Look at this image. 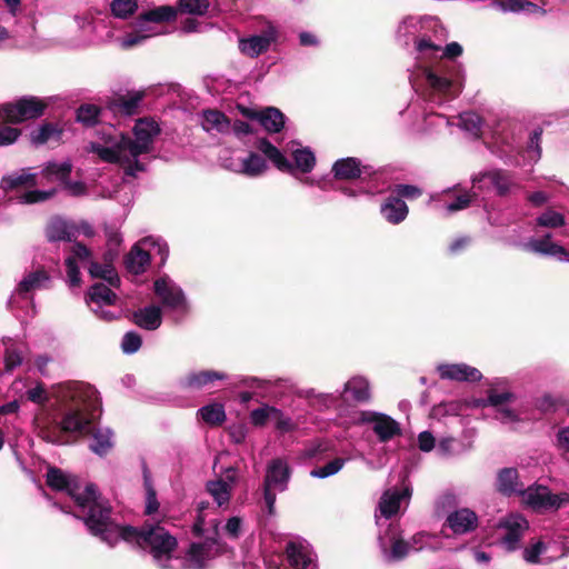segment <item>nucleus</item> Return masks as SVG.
Here are the masks:
<instances>
[{
  "instance_id": "1",
  "label": "nucleus",
  "mask_w": 569,
  "mask_h": 569,
  "mask_svg": "<svg viewBox=\"0 0 569 569\" xmlns=\"http://www.w3.org/2000/svg\"><path fill=\"white\" fill-rule=\"evenodd\" d=\"M47 485L58 491H67L74 500L88 531L109 547L119 541L149 548L156 559H161L176 545V540L160 527H148L138 531L136 527L122 526L112 518V509L92 483L81 488L76 479L58 468H49Z\"/></svg>"
},
{
  "instance_id": "2",
  "label": "nucleus",
  "mask_w": 569,
  "mask_h": 569,
  "mask_svg": "<svg viewBox=\"0 0 569 569\" xmlns=\"http://www.w3.org/2000/svg\"><path fill=\"white\" fill-rule=\"evenodd\" d=\"M132 132L133 138L113 126L100 127L94 130V138L89 141L86 150L97 154L103 162L119 164L126 176L136 177L146 170L139 157L151 152L160 128L152 119H139Z\"/></svg>"
},
{
  "instance_id": "3",
  "label": "nucleus",
  "mask_w": 569,
  "mask_h": 569,
  "mask_svg": "<svg viewBox=\"0 0 569 569\" xmlns=\"http://www.w3.org/2000/svg\"><path fill=\"white\" fill-rule=\"evenodd\" d=\"M209 507V503L201 502L198 507V517L192 526V531L196 536H204L208 533L209 536L206 538L203 542L192 543L186 555V558L181 559L179 557H173L172 552L177 548V539L169 531L160 526L159 523H146L140 529L136 528L138 531H144L148 527H160L162 528L170 537L176 540V545L172 549H170L161 559H156V557L150 552L149 548H142V550L148 551L154 562L161 567L162 569H204L207 567L208 561L217 557L218 555L223 552L224 546L219 541V522L213 519L209 521V527L207 528L206 516L203 511Z\"/></svg>"
},
{
  "instance_id": "4",
  "label": "nucleus",
  "mask_w": 569,
  "mask_h": 569,
  "mask_svg": "<svg viewBox=\"0 0 569 569\" xmlns=\"http://www.w3.org/2000/svg\"><path fill=\"white\" fill-rule=\"evenodd\" d=\"M58 398L63 406L60 429L64 432H83L90 425L84 411L94 408L97 390L80 382H68L60 387Z\"/></svg>"
},
{
  "instance_id": "5",
  "label": "nucleus",
  "mask_w": 569,
  "mask_h": 569,
  "mask_svg": "<svg viewBox=\"0 0 569 569\" xmlns=\"http://www.w3.org/2000/svg\"><path fill=\"white\" fill-rule=\"evenodd\" d=\"M90 258L91 252L86 246L80 242L72 244L70 254L66 258L68 281L71 287H77L81 282L78 261L89 263V273L92 278H101L112 287L120 284V278L110 263L100 264L91 261Z\"/></svg>"
},
{
  "instance_id": "6",
  "label": "nucleus",
  "mask_w": 569,
  "mask_h": 569,
  "mask_svg": "<svg viewBox=\"0 0 569 569\" xmlns=\"http://www.w3.org/2000/svg\"><path fill=\"white\" fill-rule=\"evenodd\" d=\"M299 146L298 142H290L291 156L293 163H291L286 156L267 139H259L257 141V149L261 151L280 171L295 173L299 170L303 173L310 172L316 164L315 153L309 148H295Z\"/></svg>"
},
{
  "instance_id": "7",
  "label": "nucleus",
  "mask_w": 569,
  "mask_h": 569,
  "mask_svg": "<svg viewBox=\"0 0 569 569\" xmlns=\"http://www.w3.org/2000/svg\"><path fill=\"white\" fill-rule=\"evenodd\" d=\"M290 477L291 470L284 459L276 458L267 465L262 482V499L269 516L274 515L277 493L288 489Z\"/></svg>"
},
{
  "instance_id": "8",
  "label": "nucleus",
  "mask_w": 569,
  "mask_h": 569,
  "mask_svg": "<svg viewBox=\"0 0 569 569\" xmlns=\"http://www.w3.org/2000/svg\"><path fill=\"white\" fill-rule=\"evenodd\" d=\"M176 17L177 10L171 6H160L141 13L136 21V30L121 38L120 46L123 49H129L141 44L144 40L157 34L148 23L170 22L173 21Z\"/></svg>"
},
{
  "instance_id": "9",
  "label": "nucleus",
  "mask_w": 569,
  "mask_h": 569,
  "mask_svg": "<svg viewBox=\"0 0 569 569\" xmlns=\"http://www.w3.org/2000/svg\"><path fill=\"white\" fill-rule=\"evenodd\" d=\"M154 249L160 256L161 264H163L169 256L168 244L159 238L147 237L139 243L134 244L126 257V267L129 272L140 274L146 271L150 263V251L144 249Z\"/></svg>"
},
{
  "instance_id": "10",
  "label": "nucleus",
  "mask_w": 569,
  "mask_h": 569,
  "mask_svg": "<svg viewBox=\"0 0 569 569\" xmlns=\"http://www.w3.org/2000/svg\"><path fill=\"white\" fill-rule=\"evenodd\" d=\"M522 497L527 506L537 512L557 511L569 502V493H552L548 487L540 485L525 488Z\"/></svg>"
},
{
  "instance_id": "11",
  "label": "nucleus",
  "mask_w": 569,
  "mask_h": 569,
  "mask_svg": "<svg viewBox=\"0 0 569 569\" xmlns=\"http://www.w3.org/2000/svg\"><path fill=\"white\" fill-rule=\"evenodd\" d=\"M47 103L37 97H23L13 103L2 106L1 114L11 122H22L43 114Z\"/></svg>"
},
{
  "instance_id": "12",
  "label": "nucleus",
  "mask_w": 569,
  "mask_h": 569,
  "mask_svg": "<svg viewBox=\"0 0 569 569\" xmlns=\"http://www.w3.org/2000/svg\"><path fill=\"white\" fill-rule=\"evenodd\" d=\"M358 423H371L372 431L378 440L383 443L402 435L400 423L386 413L370 410L360 411L358 412Z\"/></svg>"
},
{
  "instance_id": "13",
  "label": "nucleus",
  "mask_w": 569,
  "mask_h": 569,
  "mask_svg": "<svg viewBox=\"0 0 569 569\" xmlns=\"http://www.w3.org/2000/svg\"><path fill=\"white\" fill-rule=\"evenodd\" d=\"M118 300L117 295L103 283L92 284L88 292L86 302L91 311L101 320L110 321L118 317L116 312L104 309L114 306Z\"/></svg>"
},
{
  "instance_id": "14",
  "label": "nucleus",
  "mask_w": 569,
  "mask_h": 569,
  "mask_svg": "<svg viewBox=\"0 0 569 569\" xmlns=\"http://www.w3.org/2000/svg\"><path fill=\"white\" fill-rule=\"evenodd\" d=\"M154 292L162 305L172 310L187 311V301L183 291L168 277L154 281Z\"/></svg>"
},
{
  "instance_id": "15",
  "label": "nucleus",
  "mask_w": 569,
  "mask_h": 569,
  "mask_svg": "<svg viewBox=\"0 0 569 569\" xmlns=\"http://www.w3.org/2000/svg\"><path fill=\"white\" fill-rule=\"evenodd\" d=\"M412 490L409 486L402 489L391 488L387 489L379 500V510L382 517L390 519L399 512L401 501L407 505L411 498Z\"/></svg>"
},
{
  "instance_id": "16",
  "label": "nucleus",
  "mask_w": 569,
  "mask_h": 569,
  "mask_svg": "<svg viewBox=\"0 0 569 569\" xmlns=\"http://www.w3.org/2000/svg\"><path fill=\"white\" fill-rule=\"evenodd\" d=\"M277 39V30L273 27H269L261 34H254L249 38L239 40V50L241 53L257 58L259 54L266 52L271 43Z\"/></svg>"
},
{
  "instance_id": "17",
  "label": "nucleus",
  "mask_w": 569,
  "mask_h": 569,
  "mask_svg": "<svg viewBox=\"0 0 569 569\" xmlns=\"http://www.w3.org/2000/svg\"><path fill=\"white\" fill-rule=\"evenodd\" d=\"M51 278L44 270H36L26 274L18 283L14 292L9 299V305L14 303L16 297L27 298V296L36 290L47 289Z\"/></svg>"
},
{
  "instance_id": "18",
  "label": "nucleus",
  "mask_w": 569,
  "mask_h": 569,
  "mask_svg": "<svg viewBox=\"0 0 569 569\" xmlns=\"http://www.w3.org/2000/svg\"><path fill=\"white\" fill-rule=\"evenodd\" d=\"M237 482V470L234 468H228L226 470L224 479L211 480L207 482V491L213 498L219 507L229 503L231 498V490L233 485Z\"/></svg>"
},
{
  "instance_id": "19",
  "label": "nucleus",
  "mask_w": 569,
  "mask_h": 569,
  "mask_svg": "<svg viewBox=\"0 0 569 569\" xmlns=\"http://www.w3.org/2000/svg\"><path fill=\"white\" fill-rule=\"evenodd\" d=\"M380 543L388 559L391 561L405 559L411 548L410 543L396 531L392 525L389 526L386 537L380 538Z\"/></svg>"
},
{
  "instance_id": "20",
  "label": "nucleus",
  "mask_w": 569,
  "mask_h": 569,
  "mask_svg": "<svg viewBox=\"0 0 569 569\" xmlns=\"http://www.w3.org/2000/svg\"><path fill=\"white\" fill-rule=\"evenodd\" d=\"M506 530L502 542L508 551H515L519 548V542L523 533L529 529L528 521L520 515L510 516L502 522Z\"/></svg>"
},
{
  "instance_id": "21",
  "label": "nucleus",
  "mask_w": 569,
  "mask_h": 569,
  "mask_svg": "<svg viewBox=\"0 0 569 569\" xmlns=\"http://www.w3.org/2000/svg\"><path fill=\"white\" fill-rule=\"evenodd\" d=\"M438 372L441 379L476 382L482 378L481 372L466 363L440 365Z\"/></svg>"
},
{
  "instance_id": "22",
  "label": "nucleus",
  "mask_w": 569,
  "mask_h": 569,
  "mask_svg": "<svg viewBox=\"0 0 569 569\" xmlns=\"http://www.w3.org/2000/svg\"><path fill=\"white\" fill-rule=\"evenodd\" d=\"M496 489L498 492L506 497L512 495H521L525 491V486L519 480V473L516 468H502L498 471Z\"/></svg>"
},
{
  "instance_id": "23",
  "label": "nucleus",
  "mask_w": 569,
  "mask_h": 569,
  "mask_svg": "<svg viewBox=\"0 0 569 569\" xmlns=\"http://www.w3.org/2000/svg\"><path fill=\"white\" fill-rule=\"evenodd\" d=\"M230 170L256 178L263 174L268 169L266 159L256 152H249L247 157L240 159L237 163L228 167Z\"/></svg>"
},
{
  "instance_id": "24",
  "label": "nucleus",
  "mask_w": 569,
  "mask_h": 569,
  "mask_svg": "<svg viewBox=\"0 0 569 569\" xmlns=\"http://www.w3.org/2000/svg\"><path fill=\"white\" fill-rule=\"evenodd\" d=\"M446 522L455 533L463 535L477 528L478 517L472 510L463 508L451 512Z\"/></svg>"
},
{
  "instance_id": "25",
  "label": "nucleus",
  "mask_w": 569,
  "mask_h": 569,
  "mask_svg": "<svg viewBox=\"0 0 569 569\" xmlns=\"http://www.w3.org/2000/svg\"><path fill=\"white\" fill-rule=\"evenodd\" d=\"M409 212V208L405 200L396 198L393 194H389L380 206V213L391 224H398L402 222Z\"/></svg>"
},
{
  "instance_id": "26",
  "label": "nucleus",
  "mask_w": 569,
  "mask_h": 569,
  "mask_svg": "<svg viewBox=\"0 0 569 569\" xmlns=\"http://www.w3.org/2000/svg\"><path fill=\"white\" fill-rule=\"evenodd\" d=\"M76 233V227L60 218L52 219L46 231L49 241H71Z\"/></svg>"
},
{
  "instance_id": "27",
  "label": "nucleus",
  "mask_w": 569,
  "mask_h": 569,
  "mask_svg": "<svg viewBox=\"0 0 569 569\" xmlns=\"http://www.w3.org/2000/svg\"><path fill=\"white\" fill-rule=\"evenodd\" d=\"M137 326L146 330H156L162 322L161 310L158 306H148L133 313Z\"/></svg>"
},
{
  "instance_id": "28",
  "label": "nucleus",
  "mask_w": 569,
  "mask_h": 569,
  "mask_svg": "<svg viewBox=\"0 0 569 569\" xmlns=\"http://www.w3.org/2000/svg\"><path fill=\"white\" fill-rule=\"evenodd\" d=\"M201 126L207 132H227L230 127L228 118L218 110H206L201 116Z\"/></svg>"
},
{
  "instance_id": "29",
  "label": "nucleus",
  "mask_w": 569,
  "mask_h": 569,
  "mask_svg": "<svg viewBox=\"0 0 569 569\" xmlns=\"http://www.w3.org/2000/svg\"><path fill=\"white\" fill-rule=\"evenodd\" d=\"M113 447V432L108 427L96 428L92 432L90 449L98 456H104Z\"/></svg>"
},
{
  "instance_id": "30",
  "label": "nucleus",
  "mask_w": 569,
  "mask_h": 569,
  "mask_svg": "<svg viewBox=\"0 0 569 569\" xmlns=\"http://www.w3.org/2000/svg\"><path fill=\"white\" fill-rule=\"evenodd\" d=\"M227 376L223 372L206 370L190 372L184 379V386L192 389H201L216 380H224Z\"/></svg>"
},
{
  "instance_id": "31",
  "label": "nucleus",
  "mask_w": 569,
  "mask_h": 569,
  "mask_svg": "<svg viewBox=\"0 0 569 569\" xmlns=\"http://www.w3.org/2000/svg\"><path fill=\"white\" fill-rule=\"evenodd\" d=\"M260 124L268 132H279L284 126V116L277 108H267L258 114Z\"/></svg>"
},
{
  "instance_id": "32",
  "label": "nucleus",
  "mask_w": 569,
  "mask_h": 569,
  "mask_svg": "<svg viewBox=\"0 0 569 569\" xmlns=\"http://www.w3.org/2000/svg\"><path fill=\"white\" fill-rule=\"evenodd\" d=\"M516 398V395L511 391L498 392L496 388H489L487 390V399L479 400L478 406L493 407L498 411L499 408H505L506 403L515 401Z\"/></svg>"
},
{
  "instance_id": "33",
  "label": "nucleus",
  "mask_w": 569,
  "mask_h": 569,
  "mask_svg": "<svg viewBox=\"0 0 569 569\" xmlns=\"http://www.w3.org/2000/svg\"><path fill=\"white\" fill-rule=\"evenodd\" d=\"M71 162H49L42 170V177L50 181L66 182L71 172Z\"/></svg>"
},
{
  "instance_id": "34",
  "label": "nucleus",
  "mask_w": 569,
  "mask_h": 569,
  "mask_svg": "<svg viewBox=\"0 0 569 569\" xmlns=\"http://www.w3.org/2000/svg\"><path fill=\"white\" fill-rule=\"evenodd\" d=\"M33 184H36V174L30 172L29 169H21L20 171L4 176L1 181V186L4 189Z\"/></svg>"
},
{
  "instance_id": "35",
  "label": "nucleus",
  "mask_w": 569,
  "mask_h": 569,
  "mask_svg": "<svg viewBox=\"0 0 569 569\" xmlns=\"http://www.w3.org/2000/svg\"><path fill=\"white\" fill-rule=\"evenodd\" d=\"M333 178L337 181H349L356 178V158H342L332 166Z\"/></svg>"
},
{
  "instance_id": "36",
  "label": "nucleus",
  "mask_w": 569,
  "mask_h": 569,
  "mask_svg": "<svg viewBox=\"0 0 569 569\" xmlns=\"http://www.w3.org/2000/svg\"><path fill=\"white\" fill-rule=\"evenodd\" d=\"M198 416L208 425L218 426L226 420L224 407L221 403H210L198 410Z\"/></svg>"
},
{
  "instance_id": "37",
  "label": "nucleus",
  "mask_w": 569,
  "mask_h": 569,
  "mask_svg": "<svg viewBox=\"0 0 569 569\" xmlns=\"http://www.w3.org/2000/svg\"><path fill=\"white\" fill-rule=\"evenodd\" d=\"M60 136V130H58L53 124L46 123L31 132V141L32 143L39 146L48 143L52 140L58 141Z\"/></svg>"
},
{
  "instance_id": "38",
  "label": "nucleus",
  "mask_w": 569,
  "mask_h": 569,
  "mask_svg": "<svg viewBox=\"0 0 569 569\" xmlns=\"http://www.w3.org/2000/svg\"><path fill=\"white\" fill-rule=\"evenodd\" d=\"M138 9L137 0H112L110 3V10L114 18L128 19Z\"/></svg>"
},
{
  "instance_id": "39",
  "label": "nucleus",
  "mask_w": 569,
  "mask_h": 569,
  "mask_svg": "<svg viewBox=\"0 0 569 569\" xmlns=\"http://www.w3.org/2000/svg\"><path fill=\"white\" fill-rule=\"evenodd\" d=\"M346 462H347V459H345V458H335L333 460L329 461L325 466L313 468L310 471V476L312 478H318V479L329 478L331 476L337 475L343 468Z\"/></svg>"
},
{
  "instance_id": "40",
  "label": "nucleus",
  "mask_w": 569,
  "mask_h": 569,
  "mask_svg": "<svg viewBox=\"0 0 569 569\" xmlns=\"http://www.w3.org/2000/svg\"><path fill=\"white\" fill-rule=\"evenodd\" d=\"M461 127L476 137L481 134L482 118L476 112H465L460 116Z\"/></svg>"
},
{
  "instance_id": "41",
  "label": "nucleus",
  "mask_w": 569,
  "mask_h": 569,
  "mask_svg": "<svg viewBox=\"0 0 569 569\" xmlns=\"http://www.w3.org/2000/svg\"><path fill=\"white\" fill-rule=\"evenodd\" d=\"M566 224L565 216L552 210L547 209L537 218V226L546 228H559Z\"/></svg>"
},
{
  "instance_id": "42",
  "label": "nucleus",
  "mask_w": 569,
  "mask_h": 569,
  "mask_svg": "<svg viewBox=\"0 0 569 569\" xmlns=\"http://www.w3.org/2000/svg\"><path fill=\"white\" fill-rule=\"evenodd\" d=\"M425 76L428 84L438 92L447 93L452 86L450 79L438 76L432 69H426Z\"/></svg>"
},
{
  "instance_id": "43",
  "label": "nucleus",
  "mask_w": 569,
  "mask_h": 569,
  "mask_svg": "<svg viewBox=\"0 0 569 569\" xmlns=\"http://www.w3.org/2000/svg\"><path fill=\"white\" fill-rule=\"evenodd\" d=\"M209 8V0H179V9L181 12L203 16Z\"/></svg>"
},
{
  "instance_id": "44",
  "label": "nucleus",
  "mask_w": 569,
  "mask_h": 569,
  "mask_svg": "<svg viewBox=\"0 0 569 569\" xmlns=\"http://www.w3.org/2000/svg\"><path fill=\"white\" fill-rule=\"evenodd\" d=\"M100 109L93 104H82L77 110V121L86 126H92L98 120Z\"/></svg>"
},
{
  "instance_id": "45",
  "label": "nucleus",
  "mask_w": 569,
  "mask_h": 569,
  "mask_svg": "<svg viewBox=\"0 0 569 569\" xmlns=\"http://www.w3.org/2000/svg\"><path fill=\"white\" fill-rule=\"evenodd\" d=\"M279 413V409L271 406H262L251 411L250 420L254 426H263L268 419H273V415Z\"/></svg>"
},
{
  "instance_id": "46",
  "label": "nucleus",
  "mask_w": 569,
  "mask_h": 569,
  "mask_svg": "<svg viewBox=\"0 0 569 569\" xmlns=\"http://www.w3.org/2000/svg\"><path fill=\"white\" fill-rule=\"evenodd\" d=\"M22 363V353L13 345L6 346L4 351V370L7 372L13 371Z\"/></svg>"
},
{
  "instance_id": "47",
  "label": "nucleus",
  "mask_w": 569,
  "mask_h": 569,
  "mask_svg": "<svg viewBox=\"0 0 569 569\" xmlns=\"http://www.w3.org/2000/svg\"><path fill=\"white\" fill-rule=\"evenodd\" d=\"M547 550V546L543 541L538 540L530 547H526L522 552L523 559L531 565L540 562V555Z\"/></svg>"
},
{
  "instance_id": "48",
  "label": "nucleus",
  "mask_w": 569,
  "mask_h": 569,
  "mask_svg": "<svg viewBox=\"0 0 569 569\" xmlns=\"http://www.w3.org/2000/svg\"><path fill=\"white\" fill-rule=\"evenodd\" d=\"M391 194H393L398 199H409L413 200L419 198L422 194L421 189L412 184H396L391 190Z\"/></svg>"
},
{
  "instance_id": "49",
  "label": "nucleus",
  "mask_w": 569,
  "mask_h": 569,
  "mask_svg": "<svg viewBox=\"0 0 569 569\" xmlns=\"http://www.w3.org/2000/svg\"><path fill=\"white\" fill-rule=\"evenodd\" d=\"M141 338L138 333L130 331L127 332L121 342L122 351L127 355L137 352L141 347Z\"/></svg>"
},
{
  "instance_id": "50",
  "label": "nucleus",
  "mask_w": 569,
  "mask_h": 569,
  "mask_svg": "<svg viewBox=\"0 0 569 569\" xmlns=\"http://www.w3.org/2000/svg\"><path fill=\"white\" fill-rule=\"evenodd\" d=\"M53 193H54L53 189L48 190V191H40V190L27 191L19 197V202H21V203L41 202V201H44V200L49 199L50 197H52Z\"/></svg>"
},
{
  "instance_id": "51",
  "label": "nucleus",
  "mask_w": 569,
  "mask_h": 569,
  "mask_svg": "<svg viewBox=\"0 0 569 569\" xmlns=\"http://www.w3.org/2000/svg\"><path fill=\"white\" fill-rule=\"evenodd\" d=\"M20 130L10 126L0 124V148L14 143L20 137Z\"/></svg>"
},
{
  "instance_id": "52",
  "label": "nucleus",
  "mask_w": 569,
  "mask_h": 569,
  "mask_svg": "<svg viewBox=\"0 0 569 569\" xmlns=\"http://www.w3.org/2000/svg\"><path fill=\"white\" fill-rule=\"evenodd\" d=\"M328 446L323 441H315L309 443L303 451L301 457L303 459H320V455L327 451Z\"/></svg>"
},
{
  "instance_id": "53",
  "label": "nucleus",
  "mask_w": 569,
  "mask_h": 569,
  "mask_svg": "<svg viewBox=\"0 0 569 569\" xmlns=\"http://www.w3.org/2000/svg\"><path fill=\"white\" fill-rule=\"evenodd\" d=\"M27 399L37 405H46L49 401V396L41 383L27 391Z\"/></svg>"
},
{
  "instance_id": "54",
  "label": "nucleus",
  "mask_w": 569,
  "mask_h": 569,
  "mask_svg": "<svg viewBox=\"0 0 569 569\" xmlns=\"http://www.w3.org/2000/svg\"><path fill=\"white\" fill-rule=\"evenodd\" d=\"M492 183L497 188L499 196H506L509 192V181L500 170L489 173Z\"/></svg>"
},
{
  "instance_id": "55",
  "label": "nucleus",
  "mask_w": 569,
  "mask_h": 569,
  "mask_svg": "<svg viewBox=\"0 0 569 569\" xmlns=\"http://www.w3.org/2000/svg\"><path fill=\"white\" fill-rule=\"evenodd\" d=\"M242 519L240 517H231L223 527L226 535L231 539H237L242 531Z\"/></svg>"
},
{
  "instance_id": "56",
  "label": "nucleus",
  "mask_w": 569,
  "mask_h": 569,
  "mask_svg": "<svg viewBox=\"0 0 569 569\" xmlns=\"http://www.w3.org/2000/svg\"><path fill=\"white\" fill-rule=\"evenodd\" d=\"M276 421V428L281 432H290L297 428V425L292 421V419L286 416L280 409L279 413L273 415V419Z\"/></svg>"
},
{
  "instance_id": "57",
  "label": "nucleus",
  "mask_w": 569,
  "mask_h": 569,
  "mask_svg": "<svg viewBox=\"0 0 569 569\" xmlns=\"http://www.w3.org/2000/svg\"><path fill=\"white\" fill-rule=\"evenodd\" d=\"M141 100L142 93L136 92L130 98L121 100L119 103V109L126 114H132L136 112Z\"/></svg>"
},
{
  "instance_id": "58",
  "label": "nucleus",
  "mask_w": 569,
  "mask_h": 569,
  "mask_svg": "<svg viewBox=\"0 0 569 569\" xmlns=\"http://www.w3.org/2000/svg\"><path fill=\"white\" fill-rule=\"evenodd\" d=\"M550 238H551V236L547 234L543 239L532 240L530 242L531 249L539 253L551 254V252H552L551 247L555 246L556 243L551 242Z\"/></svg>"
},
{
  "instance_id": "59",
  "label": "nucleus",
  "mask_w": 569,
  "mask_h": 569,
  "mask_svg": "<svg viewBox=\"0 0 569 569\" xmlns=\"http://www.w3.org/2000/svg\"><path fill=\"white\" fill-rule=\"evenodd\" d=\"M471 203V196L469 193H462L455 198V200L447 204V210L456 212L468 208Z\"/></svg>"
},
{
  "instance_id": "60",
  "label": "nucleus",
  "mask_w": 569,
  "mask_h": 569,
  "mask_svg": "<svg viewBox=\"0 0 569 569\" xmlns=\"http://www.w3.org/2000/svg\"><path fill=\"white\" fill-rule=\"evenodd\" d=\"M436 439L430 431H422L418 436V447L423 452H429L435 448Z\"/></svg>"
},
{
  "instance_id": "61",
  "label": "nucleus",
  "mask_w": 569,
  "mask_h": 569,
  "mask_svg": "<svg viewBox=\"0 0 569 569\" xmlns=\"http://www.w3.org/2000/svg\"><path fill=\"white\" fill-rule=\"evenodd\" d=\"M159 508V502L157 499V495L154 489L148 485L147 486V497H146V513L152 515Z\"/></svg>"
},
{
  "instance_id": "62",
  "label": "nucleus",
  "mask_w": 569,
  "mask_h": 569,
  "mask_svg": "<svg viewBox=\"0 0 569 569\" xmlns=\"http://www.w3.org/2000/svg\"><path fill=\"white\" fill-rule=\"evenodd\" d=\"M370 399L371 392L368 380L358 376V402H368Z\"/></svg>"
},
{
  "instance_id": "63",
  "label": "nucleus",
  "mask_w": 569,
  "mask_h": 569,
  "mask_svg": "<svg viewBox=\"0 0 569 569\" xmlns=\"http://www.w3.org/2000/svg\"><path fill=\"white\" fill-rule=\"evenodd\" d=\"M541 136H542V129L541 128L535 129L530 134L529 146H528L529 149H531L536 152V156L538 158H540V156H541V147H540Z\"/></svg>"
},
{
  "instance_id": "64",
  "label": "nucleus",
  "mask_w": 569,
  "mask_h": 569,
  "mask_svg": "<svg viewBox=\"0 0 569 569\" xmlns=\"http://www.w3.org/2000/svg\"><path fill=\"white\" fill-rule=\"evenodd\" d=\"M463 52V48L460 43L458 42H450L448 43L445 49H443V57L447 58V59H456L458 57H460Z\"/></svg>"
}]
</instances>
